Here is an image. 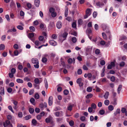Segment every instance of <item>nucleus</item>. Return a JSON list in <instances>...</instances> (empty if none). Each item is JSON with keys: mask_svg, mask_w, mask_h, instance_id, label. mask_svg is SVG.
Segmentation results:
<instances>
[{"mask_svg": "<svg viewBox=\"0 0 127 127\" xmlns=\"http://www.w3.org/2000/svg\"><path fill=\"white\" fill-rule=\"evenodd\" d=\"M55 114L56 116L57 117H59L60 116V113L59 112H55Z\"/></svg>", "mask_w": 127, "mask_h": 127, "instance_id": "48", "label": "nucleus"}, {"mask_svg": "<svg viewBox=\"0 0 127 127\" xmlns=\"http://www.w3.org/2000/svg\"><path fill=\"white\" fill-rule=\"evenodd\" d=\"M76 24L75 22H73L72 24V27L73 28H76Z\"/></svg>", "mask_w": 127, "mask_h": 127, "instance_id": "44", "label": "nucleus"}, {"mask_svg": "<svg viewBox=\"0 0 127 127\" xmlns=\"http://www.w3.org/2000/svg\"><path fill=\"white\" fill-rule=\"evenodd\" d=\"M49 11L50 13H51L54 12V9L53 8L51 7L49 9Z\"/></svg>", "mask_w": 127, "mask_h": 127, "instance_id": "54", "label": "nucleus"}, {"mask_svg": "<svg viewBox=\"0 0 127 127\" xmlns=\"http://www.w3.org/2000/svg\"><path fill=\"white\" fill-rule=\"evenodd\" d=\"M47 106V104L45 102L44 103H41L40 104V107L41 108H45Z\"/></svg>", "mask_w": 127, "mask_h": 127, "instance_id": "5", "label": "nucleus"}, {"mask_svg": "<svg viewBox=\"0 0 127 127\" xmlns=\"http://www.w3.org/2000/svg\"><path fill=\"white\" fill-rule=\"evenodd\" d=\"M5 48V45L3 44L0 45V50H2L4 49Z\"/></svg>", "mask_w": 127, "mask_h": 127, "instance_id": "18", "label": "nucleus"}, {"mask_svg": "<svg viewBox=\"0 0 127 127\" xmlns=\"http://www.w3.org/2000/svg\"><path fill=\"white\" fill-rule=\"evenodd\" d=\"M17 82L18 83H22L23 82V80L20 79H18L16 80Z\"/></svg>", "mask_w": 127, "mask_h": 127, "instance_id": "24", "label": "nucleus"}, {"mask_svg": "<svg viewBox=\"0 0 127 127\" xmlns=\"http://www.w3.org/2000/svg\"><path fill=\"white\" fill-rule=\"evenodd\" d=\"M44 25L43 23L41 24L39 26L40 28L41 29L44 30Z\"/></svg>", "mask_w": 127, "mask_h": 127, "instance_id": "41", "label": "nucleus"}, {"mask_svg": "<svg viewBox=\"0 0 127 127\" xmlns=\"http://www.w3.org/2000/svg\"><path fill=\"white\" fill-rule=\"evenodd\" d=\"M109 95V92L107 91L105 92L104 95V97L105 99H107L108 98Z\"/></svg>", "mask_w": 127, "mask_h": 127, "instance_id": "13", "label": "nucleus"}, {"mask_svg": "<svg viewBox=\"0 0 127 127\" xmlns=\"http://www.w3.org/2000/svg\"><path fill=\"white\" fill-rule=\"evenodd\" d=\"M34 83L36 84H39V80L38 78H36L34 80Z\"/></svg>", "mask_w": 127, "mask_h": 127, "instance_id": "28", "label": "nucleus"}, {"mask_svg": "<svg viewBox=\"0 0 127 127\" xmlns=\"http://www.w3.org/2000/svg\"><path fill=\"white\" fill-rule=\"evenodd\" d=\"M77 73L79 75H80L82 73V71L80 69H79L77 71Z\"/></svg>", "mask_w": 127, "mask_h": 127, "instance_id": "47", "label": "nucleus"}, {"mask_svg": "<svg viewBox=\"0 0 127 127\" xmlns=\"http://www.w3.org/2000/svg\"><path fill=\"white\" fill-rule=\"evenodd\" d=\"M82 79L81 78H80L77 79L76 80V82L78 84H79L82 81Z\"/></svg>", "mask_w": 127, "mask_h": 127, "instance_id": "31", "label": "nucleus"}, {"mask_svg": "<svg viewBox=\"0 0 127 127\" xmlns=\"http://www.w3.org/2000/svg\"><path fill=\"white\" fill-rule=\"evenodd\" d=\"M73 62V60L72 59L70 58L68 60V62L69 64H71Z\"/></svg>", "mask_w": 127, "mask_h": 127, "instance_id": "58", "label": "nucleus"}, {"mask_svg": "<svg viewBox=\"0 0 127 127\" xmlns=\"http://www.w3.org/2000/svg\"><path fill=\"white\" fill-rule=\"evenodd\" d=\"M80 119L82 121H84L85 120V118L84 116H82L80 118Z\"/></svg>", "mask_w": 127, "mask_h": 127, "instance_id": "64", "label": "nucleus"}, {"mask_svg": "<svg viewBox=\"0 0 127 127\" xmlns=\"http://www.w3.org/2000/svg\"><path fill=\"white\" fill-rule=\"evenodd\" d=\"M40 2L39 0H34V4L36 7H39L40 4Z\"/></svg>", "mask_w": 127, "mask_h": 127, "instance_id": "10", "label": "nucleus"}, {"mask_svg": "<svg viewBox=\"0 0 127 127\" xmlns=\"http://www.w3.org/2000/svg\"><path fill=\"white\" fill-rule=\"evenodd\" d=\"M31 117V115H28L25 117L24 118V119L26 120H28L30 119Z\"/></svg>", "mask_w": 127, "mask_h": 127, "instance_id": "32", "label": "nucleus"}, {"mask_svg": "<svg viewBox=\"0 0 127 127\" xmlns=\"http://www.w3.org/2000/svg\"><path fill=\"white\" fill-rule=\"evenodd\" d=\"M71 41L73 43H75L77 41V39L75 37H72L71 38Z\"/></svg>", "mask_w": 127, "mask_h": 127, "instance_id": "23", "label": "nucleus"}, {"mask_svg": "<svg viewBox=\"0 0 127 127\" xmlns=\"http://www.w3.org/2000/svg\"><path fill=\"white\" fill-rule=\"evenodd\" d=\"M62 24L60 21H59L57 23L56 26L57 28L60 29L62 28Z\"/></svg>", "mask_w": 127, "mask_h": 127, "instance_id": "7", "label": "nucleus"}, {"mask_svg": "<svg viewBox=\"0 0 127 127\" xmlns=\"http://www.w3.org/2000/svg\"><path fill=\"white\" fill-rule=\"evenodd\" d=\"M126 38L127 37L123 35L120 38L119 40H125Z\"/></svg>", "mask_w": 127, "mask_h": 127, "instance_id": "20", "label": "nucleus"}, {"mask_svg": "<svg viewBox=\"0 0 127 127\" xmlns=\"http://www.w3.org/2000/svg\"><path fill=\"white\" fill-rule=\"evenodd\" d=\"M120 112V109L119 108H118L116 110V111L114 113V115L117 116L118 115H119Z\"/></svg>", "mask_w": 127, "mask_h": 127, "instance_id": "8", "label": "nucleus"}, {"mask_svg": "<svg viewBox=\"0 0 127 127\" xmlns=\"http://www.w3.org/2000/svg\"><path fill=\"white\" fill-rule=\"evenodd\" d=\"M62 120V118H58L56 119L58 123H60Z\"/></svg>", "mask_w": 127, "mask_h": 127, "instance_id": "45", "label": "nucleus"}, {"mask_svg": "<svg viewBox=\"0 0 127 127\" xmlns=\"http://www.w3.org/2000/svg\"><path fill=\"white\" fill-rule=\"evenodd\" d=\"M28 36L30 38L33 37L34 36V33H29Z\"/></svg>", "mask_w": 127, "mask_h": 127, "instance_id": "22", "label": "nucleus"}, {"mask_svg": "<svg viewBox=\"0 0 127 127\" xmlns=\"http://www.w3.org/2000/svg\"><path fill=\"white\" fill-rule=\"evenodd\" d=\"M96 5L97 6L99 7H102L103 5V3L102 1H99L96 3Z\"/></svg>", "mask_w": 127, "mask_h": 127, "instance_id": "9", "label": "nucleus"}, {"mask_svg": "<svg viewBox=\"0 0 127 127\" xmlns=\"http://www.w3.org/2000/svg\"><path fill=\"white\" fill-rule=\"evenodd\" d=\"M34 97L36 99H38L39 97V95L37 93H36Z\"/></svg>", "mask_w": 127, "mask_h": 127, "instance_id": "53", "label": "nucleus"}, {"mask_svg": "<svg viewBox=\"0 0 127 127\" xmlns=\"http://www.w3.org/2000/svg\"><path fill=\"white\" fill-rule=\"evenodd\" d=\"M8 108L13 113H14V112L13 110L12 107L10 105L9 106H8Z\"/></svg>", "mask_w": 127, "mask_h": 127, "instance_id": "60", "label": "nucleus"}, {"mask_svg": "<svg viewBox=\"0 0 127 127\" xmlns=\"http://www.w3.org/2000/svg\"><path fill=\"white\" fill-rule=\"evenodd\" d=\"M34 91L33 89L31 90L29 92V94L30 95H32L33 94L34 92Z\"/></svg>", "mask_w": 127, "mask_h": 127, "instance_id": "55", "label": "nucleus"}, {"mask_svg": "<svg viewBox=\"0 0 127 127\" xmlns=\"http://www.w3.org/2000/svg\"><path fill=\"white\" fill-rule=\"evenodd\" d=\"M11 101L14 104V105H17L18 104V102L14 100H11Z\"/></svg>", "mask_w": 127, "mask_h": 127, "instance_id": "49", "label": "nucleus"}, {"mask_svg": "<svg viewBox=\"0 0 127 127\" xmlns=\"http://www.w3.org/2000/svg\"><path fill=\"white\" fill-rule=\"evenodd\" d=\"M30 29L32 32H34L35 30V28L33 26H31L30 27Z\"/></svg>", "mask_w": 127, "mask_h": 127, "instance_id": "34", "label": "nucleus"}, {"mask_svg": "<svg viewBox=\"0 0 127 127\" xmlns=\"http://www.w3.org/2000/svg\"><path fill=\"white\" fill-rule=\"evenodd\" d=\"M42 61L43 62L45 63L47 61V59L46 58L44 57L42 58Z\"/></svg>", "mask_w": 127, "mask_h": 127, "instance_id": "40", "label": "nucleus"}, {"mask_svg": "<svg viewBox=\"0 0 127 127\" xmlns=\"http://www.w3.org/2000/svg\"><path fill=\"white\" fill-rule=\"evenodd\" d=\"M115 78L114 76H112L110 77V80L112 82H114L115 81Z\"/></svg>", "mask_w": 127, "mask_h": 127, "instance_id": "39", "label": "nucleus"}, {"mask_svg": "<svg viewBox=\"0 0 127 127\" xmlns=\"http://www.w3.org/2000/svg\"><path fill=\"white\" fill-rule=\"evenodd\" d=\"M56 13L54 12L51 13V16L53 17H56Z\"/></svg>", "mask_w": 127, "mask_h": 127, "instance_id": "61", "label": "nucleus"}, {"mask_svg": "<svg viewBox=\"0 0 127 127\" xmlns=\"http://www.w3.org/2000/svg\"><path fill=\"white\" fill-rule=\"evenodd\" d=\"M126 111V109L125 108L123 107L122 108L121 111L123 113H124Z\"/></svg>", "mask_w": 127, "mask_h": 127, "instance_id": "38", "label": "nucleus"}, {"mask_svg": "<svg viewBox=\"0 0 127 127\" xmlns=\"http://www.w3.org/2000/svg\"><path fill=\"white\" fill-rule=\"evenodd\" d=\"M11 73L14 74L16 72V69L14 68H12L11 70Z\"/></svg>", "mask_w": 127, "mask_h": 127, "instance_id": "51", "label": "nucleus"}, {"mask_svg": "<svg viewBox=\"0 0 127 127\" xmlns=\"http://www.w3.org/2000/svg\"><path fill=\"white\" fill-rule=\"evenodd\" d=\"M27 5L29 9H31L32 7V5L31 4L29 3H27Z\"/></svg>", "mask_w": 127, "mask_h": 127, "instance_id": "43", "label": "nucleus"}, {"mask_svg": "<svg viewBox=\"0 0 127 127\" xmlns=\"http://www.w3.org/2000/svg\"><path fill=\"white\" fill-rule=\"evenodd\" d=\"M44 39V37L43 36H40L38 38L39 40L40 41H43Z\"/></svg>", "mask_w": 127, "mask_h": 127, "instance_id": "57", "label": "nucleus"}, {"mask_svg": "<svg viewBox=\"0 0 127 127\" xmlns=\"http://www.w3.org/2000/svg\"><path fill=\"white\" fill-rule=\"evenodd\" d=\"M87 92H90L92 91V88L90 87H88L87 89Z\"/></svg>", "mask_w": 127, "mask_h": 127, "instance_id": "26", "label": "nucleus"}, {"mask_svg": "<svg viewBox=\"0 0 127 127\" xmlns=\"http://www.w3.org/2000/svg\"><path fill=\"white\" fill-rule=\"evenodd\" d=\"M68 34V33L67 32H65L63 34L62 36L64 38V40L65 39Z\"/></svg>", "mask_w": 127, "mask_h": 127, "instance_id": "12", "label": "nucleus"}, {"mask_svg": "<svg viewBox=\"0 0 127 127\" xmlns=\"http://www.w3.org/2000/svg\"><path fill=\"white\" fill-rule=\"evenodd\" d=\"M86 14L90 16L91 14L90 9L89 8L87 9L86 11Z\"/></svg>", "mask_w": 127, "mask_h": 127, "instance_id": "17", "label": "nucleus"}, {"mask_svg": "<svg viewBox=\"0 0 127 127\" xmlns=\"http://www.w3.org/2000/svg\"><path fill=\"white\" fill-rule=\"evenodd\" d=\"M109 103V101L108 100H105L104 101V103L106 105H108Z\"/></svg>", "mask_w": 127, "mask_h": 127, "instance_id": "35", "label": "nucleus"}, {"mask_svg": "<svg viewBox=\"0 0 127 127\" xmlns=\"http://www.w3.org/2000/svg\"><path fill=\"white\" fill-rule=\"evenodd\" d=\"M93 96V95L92 94L89 93L87 95L86 97L87 99H89L92 98Z\"/></svg>", "mask_w": 127, "mask_h": 127, "instance_id": "15", "label": "nucleus"}, {"mask_svg": "<svg viewBox=\"0 0 127 127\" xmlns=\"http://www.w3.org/2000/svg\"><path fill=\"white\" fill-rule=\"evenodd\" d=\"M71 34L73 35L77 36V32L75 31H74L71 33Z\"/></svg>", "mask_w": 127, "mask_h": 127, "instance_id": "59", "label": "nucleus"}, {"mask_svg": "<svg viewBox=\"0 0 127 127\" xmlns=\"http://www.w3.org/2000/svg\"><path fill=\"white\" fill-rule=\"evenodd\" d=\"M17 27V29L20 30H22L24 29L23 27L21 25H18Z\"/></svg>", "mask_w": 127, "mask_h": 127, "instance_id": "37", "label": "nucleus"}, {"mask_svg": "<svg viewBox=\"0 0 127 127\" xmlns=\"http://www.w3.org/2000/svg\"><path fill=\"white\" fill-rule=\"evenodd\" d=\"M91 107H90L88 108V111L90 113H91L92 112L94 113L95 112V111Z\"/></svg>", "mask_w": 127, "mask_h": 127, "instance_id": "16", "label": "nucleus"}, {"mask_svg": "<svg viewBox=\"0 0 127 127\" xmlns=\"http://www.w3.org/2000/svg\"><path fill=\"white\" fill-rule=\"evenodd\" d=\"M110 45L109 42H105L104 41V47L105 46L106 47L109 46Z\"/></svg>", "mask_w": 127, "mask_h": 127, "instance_id": "14", "label": "nucleus"}, {"mask_svg": "<svg viewBox=\"0 0 127 127\" xmlns=\"http://www.w3.org/2000/svg\"><path fill=\"white\" fill-rule=\"evenodd\" d=\"M122 88V85H119L117 89L118 93L119 94H120Z\"/></svg>", "mask_w": 127, "mask_h": 127, "instance_id": "21", "label": "nucleus"}, {"mask_svg": "<svg viewBox=\"0 0 127 127\" xmlns=\"http://www.w3.org/2000/svg\"><path fill=\"white\" fill-rule=\"evenodd\" d=\"M34 111V110L33 108H30L29 109V112L31 114H32Z\"/></svg>", "mask_w": 127, "mask_h": 127, "instance_id": "36", "label": "nucleus"}, {"mask_svg": "<svg viewBox=\"0 0 127 127\" xmlns=\"http://www.w3.org/2000/svg\"><path fill=\"white\" fill-rule=\"evenodd\" d=\"M73 106L72 105H69L67 108L68 110L70 111H71L72 109Z\"/></svg>", "mask_w": 127, "mask_h": 127, "instance_id": "42", "label": "nucleus"}, {"mask_svg": "<svg viewBox=\"0 0 127 127\" xmlns=\"http://www.w3.org/2000/svg\"><path fill=\"white\" fill-rule=\"evenodd\" d=\"M108 109L111 111H112L114 109V107L112 105H110L108 107Z\"/></svg>", "mask_w": 127, "mask_h": 127, "instance_id": "27", "label": "nucleus"}, {"mask_svg": "<svg viewBox=\"0 0 127 127\" xmlns=\"http://www.w3.org/2000/svg\"><path fill=\"white\" fill-rule=\"evenodd\" d=\"M125 65V63L124 62H122L120 63L119 65L121 67H123Z\"/></svg>", "mask_w": 127, "mask_h": 127, "instance_id": "52", "label": "nucleus"}, {"mask_svg": "<svg viewBox=\"0 0 127 127\" xmlns=\"http://www.w3.org/2000/svg\"><path fill=\"white\" fill-rule=\"evenodd\" d=\"M69 93L68 91L67 90H65L64 91V94L65 95H67Z\"/></svg>", "mask_w": 127, "mask_h": 127, "instance_id": "46", "label": "nucleus"}, {"mask_svg": "<svg viewBox=\"0 0 127 127\" xmlns=\"http://www.w3.org/2000/svg\"><path fill=\"white\" fill-rule=\"evenodd\" d=\"M91 107L93 109H95L96 107V105L95 103H93L91 104Z\"/></svg>", "mask_w": 127, "mask_h": 127, "instance_id": "29", "label": "nucleus"}, {"mask_svg": "<svg viewBox=\"0 0 127 127\" xmlns=\"http://www.w3.org/2000/svg\"><path fill=\"white\" fill-rule=\"evenodd\" d=\"M45 122L46 123H51L53 126L55 124L52 121V118L51 116H49L45 119Z\"/></svg>", "mask_w": 127, "mask_h": 127, "instance_id": "3", "label": "nucleus"}, {"mask_svg": "<svg viewBox=\"0 0 127 127\" xmlns=\"http://www.w3.org/2000/svg\"><path fill=\"white\" fill-rule=\"evenodd\" d=\"M32 62L34 64L38 63V60L36 58H33L32 60Z\"/></svg>", "mask_w": 127, "mask_h": 127, "instance_id": "11", "label": "nucleus"}, {"mask_svg": "<svg viewBox=\"0 0 127 127\" xmlns=\"http://www.w3.org/2000/svg\"><path fill=\"white\" fill-rule=\"evenodd\" d=\"M104 31H105L107 33L104 32V39H106L107 36L110 35V31L108 25L106 24L104 25Z\"/></svg>", "mask_w": 127, "mask_h": 127, "instance_id": "1", "label": "nucleus"}, {"mask_svg": "<svg viewBox=\"0 0 127 127\" xmlns=\"http://www.w3.org/2000/svg\"><path fill=\"white\" fill-rule=\"evenodd\" d=\"M30 102L33 105L35 104L34 101L35 100L33 98H31L30 99Z\"/></svg>", "mask_w": 127, "mask_h": 127, "instance_id": "25", "label": "nucleus"}, {"mask_svg": "<svg viewBox=\"0 0 127 127\" xmlns=\"http://www.w3.org/2000/svg\"><path fill=\"white\" fill-rule=\"evenodd\" d=\"M4 127H12V126L9 120H6L3 123Z\"/></svg>", "mask_w": 127, "mask_h": 127, "instance_id": "2", "label": "nucleus"}, {"mask_svg": "<svg viewBox=\"0 0 127 127\" xmlns=\"http://www.w3.org/2000/svg\"><path fill=\"white\" fill-rule=\"evenodd\" d=\"M74 122L73 120H70L69 122V124L71 126H72L74 125Z\"/></svg>", "mask_w": 127, "mask_h": 127, "instance_id": "33", "label": "nucleus"}, {"mask_svg": "<svg viewBox=\"0 0 127 127\" xmlns=\"http://www.w3.org/2000/svg\"><path fill=\"white\" fill-rule=\"evenodd\" d=\"M32 123L33 125H35L37 124V121L35 119H33L32 120Z\"/></svg>", "mask_w": 127, "mask_h": 127, "instance_id": "30", "label": "nucleus"}, {"mask_svg": "<svg viewBox=\"0 0 127 127\" xmlns=\"http://www.w3.org/2000/svg\"><path fill=\"white\" fill-rule=\"evenodd\" d=\"M45 84V87L46 89H47L48 87V84L46 79L44 80Z\"/></svg>", "mask_w": 127, "mask_h": 127, "instance_id": "50", "label": "nucleus"}, {"mask_svg": "<svg viewBox=\"0 0 127 127\" xmlns=\"http://www.w3.org/2000/svg\"><path fill=\"white\" fill-rule=\"evenodd\" d=\"M49 43L51 45L55 46L57 45V42L53 40H51L49 41Z\"/></svg>", "mask_w": 127, "mask_h": 127, "instance_id": "6", "label": "nucleus"}, {"mask_svg": "<svg viewBox=\"0 0 127 127\" xmlns=\"http://www.w3.org/2000/svg\"><path fill=\"white\" fill-rule=\"evenodd\" d=\"M13 47L16 49H17L18 48V45L17 44H15L13 46Z\"/></svg>", "mask_w": 127, "mask_h": 127, "instance_id": "56", "label": "nucleus"}, {"mask_svg": "<svg viewBox=\"0 0 127 127\" xmlns=\"http://www.w3.org/2000/svg\"><path fill=\"white\" fill-rule=\"evenodd\" d=\"M53 97L52 96H50L48 99V103L49 105L50 106L52 105L53 103Z\"/></svg>", "mask_w": 127, "mask_h": 127, "instance_id": "4", "label": "nucleus"}, {"mask_svg": "<svg viewBox=\"0 0 127 127\" xmlns=\"http://www.w3.org/2000/svg\"><path fill=\"white\" fill-rule=\"evenodd\" d=\"M42 116H41V115H40V114L39 115H37V116H36V118H37V119L38 120H40L41 119V118L42 117Z\"/></svg>", "mask_w": 127, "mask_h": 127, "instance_id": "63", "label": "nucleus"}, {"mask_svg": "<svg viewBox=\"0 0 127 127\" xmlns=\"http://www.w3.org/2000/svg\"><path fill=\"white\" fill-rule=\"evenodd\" d=\"M5 18L8 21H10V18L9 16L8 15H6L5 16Z\"/></svg>", "mask_w": 127, "mask_h": 127, "instance_id": "62", "label": "nucleus"}, {"mask_svg": "<svg viewBox=\"0 0 127 127\" xmlns=\"http://www.w3.org/2000/svg\"><path fill=\"white\" fill-rule=\"evenodd\" d=\"M68 14V8L67 7H66L65 11V17H67Z\"/></svg>", "mask_w": 127, "mask_h": 127, "instance_id": "19", "label": "nucleus"}]
</instances>
